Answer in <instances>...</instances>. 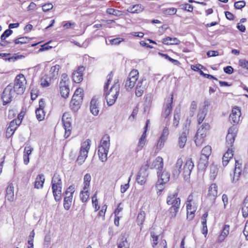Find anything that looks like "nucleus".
<instances>
[{
	"instance_id": "a878e982",
	"label": "nucleus",
	"mask_w": 248,
	"mask_h": 248,
	"mask_svg": "<svg viewBox=\"0 0 248 248\" xmlns=\"http://www.w3.org/2000/svg\"><path fill=\"white\" fill-rule=\"evenodd\" d=\"M62 122L64 128H71V119L68 113H63L62 117Z\"/></svg>"
},
{
	"instance_id": "9b49d317",
	"label": "nucleus",
	"mask_w": 248,
	"mask_h": 248,
	"mask_svg": "<svg viewBox=\"0 0 248 248\" xmlns=\"http://www.w3.org/2000/svg\"><path fill=\"white\" fill-rule=\"evenodd\" d=\"M173 102V94H171V97L167 98L165 100V104L164 105V108L162 113V116L166 118L170 114L172 110V104Z\"/></svg>"
},
{
	"instance_id": "f03ea898",
	"label": "nucleus",
	"mask_w": 248,
	"mask_h": 248,
	"mask_svg": "<svg viewBox=\"0 0 248 248\" xmlns=\"http://www.w3.org/2000/svg\"><path fill=\"white\" fill-rule=\"evenodd\" d=\"M110 146V138L108 135H104L98 147V156L102 162L106 161Z\"/></svg>"
},
{
	"instance_id": "338daca9",
	"label": "nucleus",
	"mask_w": 248,
	"mask_h": 248,
	"mask_svg": "<svg viewBox=\"0 0 248 248\" xmlns=\"http://www.w3.org/2000/svg\"><path fill=\"white\" fill-rule=\"evenodd\" d=\"M208 212L205 213L202 217L201 220H202V226H207L206 222H207V217H208Z\"/></svg>"
},
{
	"instance_id": "49530a36",
	"label": "nucleus",
	"mask_w": 248,
	"mask_h": 248,
	"mask_svg": "<svg viewBox=\"0 0 248 248\" xmlns=\"http://www.w3.org/2000/svg\"><path fill=\"white\" fill-rule=\"evenodd\" d=\"M118 248H129V244L126 238H122L118 243Z\"/></svg>"
},
{
	"instance_id": "20e7f679",
	"label": "nucleus",
	"mask_w": 248,
	"mask_h": 248,
	"mask_svg": "<svg viewBox=\"0 0 248 248\" xmlns=\"http://www.w3.org/2000/svg\"><path fill=\"white\" fill-rule=\"evenodd\" d=\"M26 83L27 81L24 75L21 74H19L15 79L13 90L16 94H22L25 90Z\"/></svg>"
},
{
	"instance_id": "dca6fc26",
	"label": "nucleus",
	"mask_w": 248,
	"mask_h": 248,
	"mask_svg": "<svg viewBox=\"0 0 248 248\" xmlns=\"http://www.w3.org/2000/svg\"><path fill=\"white\" fill-rule=\"evenodd\" d=\"M235 128L231 127L228 130V133L226 136V146L227 148H232L235 140Z\"/></svg>"
},
{
	"instance_id": "e433bc0d",
	"label": "nucleus",
	"mask_w": 248,
	"mask_h": 248,
	"mask_svg": "<svg viewBox=\"0 0 248 248\" xmlns=\"http://www.w3.org/2000/svg\"><path fill=\"white\" fill-rule=\"evenodd\" d=\"M52 80L51 78L48 75H46L43 77L41 79V85L43 87H46L50 85L51 80Z\"/></svg>"
},
{
	"instance_id": "69168bd1",
	"label": "nucleus",
	"mask_w": 248,
	"mask_h": 248,
	"mask_svg": "<svg viewBox=\"0 0 248 248\" xmlns=\"http://www.w3.org/2000/svg\"><path fill=\"white\" fill-rule=\"evenodd\" d=\"M239 64L243 68L248 69V61H246V60H240L239 61Z\"/></svg>"
},
{
	"instance_id": "79ce46f5",
	"label": "nucleus",
	"mask_w": 248,
	"mask_h": 248,
	"mask_svg": "<svg viewBox=\"0 0 248 248\" xmlns=\"http://www.w3.org/2000/svg\"><path fill=\"white\" fill-rule=\"evenodd\" d=\"M89 197V192L88 189L83 190L80 193V200L83 202H85L87 201Z\"/></svg>"
},
{
	"instance_id": "bb28decb",
	"label": "nucleus",
	"mask_w": 248,
	"mask_h": 248,
	"mask_svg": "<svg viewBox=\"0 0 248 248\" xmlns=\"http://www.w3.org/2000/svg\"><path fill=\"white\" fill-rule=\"evenodd\" d=\"M14 187L12 184L9 185L8 186L6 189V198L7 200L10 202H12L14 199Z\"/></svg>"
},
{
	"instance_id": "3c124183",
	"label": "nucleus",
	"mask_w": 248,
	"mask_h": 248,
	"mask_svg": "<svg viewBox=\"0 0 248 248\" xmlns=\"http://www.w3.org/2000/svg\"><path fill=\"white\" fill-rule=\"evenodd\" d=\"M106 13L109 15H114L117 16H119L122 15L121 11L113 8L107 9L106 10Z\"/></svg>"
},
{
	"instance_id": "6e6d98bb",
	"label": "nucleus",
	"mask_w": 248,
	"mask_h": 248,
	"mask_svg": "<svg viewBox=\"0 0 248 248\" xmlns=\"http://www.w3.org/2000/svg\"><path fill=\"white\" fill-rule=\"evenodd\" d=\"M177 9L175 8H168L164 9L163 13L166 15H173L176 14Z\"/></svg>"
},
{
	"instance_id": "c85d7f7f",
	"label": "nucleus",
	"mask_w": 248,
	"mask_h": 248,
	"mask_svg": "<svg viewBox=\"0 0 248 248\" xmlns=\"http://www.w3.org/2000/svg\"><path fill=\"white\" fill-rule=\"evenodd\" d=\"M241 174L242 170L236 169V170H234L233 174H231L232 183L233 184L236 183L239 180Z\"/></svg>"
},
{
	"instance_id": "393cba45",
	"label": "nucleus",
	"mask_w": 248,
	"mask_h": 248,
	"mask_svg": "<svg viewBox=\"0 0 248 248\" xmlns=\"http://www.w3.org/2000/svg\"><path fill=\"white\" fill-rule=\"evenodd\" d=\"M45 182L44 175L43 174H39L36 178L34 182V188L41 189L43 187Z\"/></svg>"
},
{
	"instance_id": "603ef678",
	"label": "nucleus",
	"mask_w": 248,
	"mask_h": 248,
	"mask_svg": "<svg viewBox=\"0 0 248 248\" xmlns=\"http://www.w3.org/2000/svg\"><path fill=\"white\" fill-rule=\"evenodd\" d=\"M82 102H78L76 101L73 100H71L70 102V106L71 107L72 109L76 112L77 111L78 108H80V104Z\"/></svg>"
},
{
	"instance_id": "c9c22d12",
	"label": "nucleus",
	"mask_w": 248,
	"mask_h": 248,
	"mask_svg": "<svg viewBox=\"0 0 248 248\" xmlns=\"http://www.w3.org/2000/svg\"><path fill=\"white\" fill-rule=\"evenodd\" d=\"M210 178L211 180H214L218 172V168L217 166L213 164L210 166Z\"/></svg>"
},
{
	"instance_id": "7c9ffc66",
	"label": "nucleus",
	"mask_w": 248,
	"mask_h": 248,
	"mask_svg": "<svg viewBox=\"0 0 248 248\" xmlns=\"http://www.w3.org/2000/svg\"><path fill=\"white\" fill-rule=\"evenodd\" d=\"M162 43L167 45H178L180 43V41L177 38L167 37L162 40Z\"/></svg>"
},
{
	"instance_id": "c756f323",
	"label": "nucleus",
	"mask_w": 248,
	"mask_h": 248,
	"mask_svg": "<svg viewBox=\"0 0 248 248\" xmlns=\"http://www.w3.org/2000/svg\"><path fill=\"white\" fill-rule=\"evenodd\" d=\"M209 125L208 124H204L202 125L200 128L198 129L196 134L198 136H202L205 137L206 135V132L209 128Z\"/></svg>"
},
{
	"instance_id": "a211bd4d",
	"label": "nucleus",
	"mask_w": 248,
	"mask_h": 248,
	"mask_svg": "<svg viewBox=\"0 0 248 248\" xmlns=\"http://www.w3.org/2000/svg\"><path fill=\"white\" fill-rule=\"evenodd\" d=\"M149 164V168L151 169L156 168L157 171H162L163 166V159L160 156H157L155 158V160L150 164L149 161H148Z\"/></svg>"
},
{
	"instance_id": "09e8293b",
	"label": "nucleus",
	"mask_w": 248,
	"mask_h": 248,
	"mask_svg": "<svg viewBox=\"0 0 248 248\" xmlns=\"http://www.w3.org/2000/svg\"><path fill=\"white\" fill-rule=\"evenodd\" d=\"M146 130H145L144 132H143V134L142 135L141 138L140 139L139 144L138 146V149L139 150L141 149V148L143 147V145L145 144V139L146 136Z\"/></svg>"
},
{
	"instance_id": "cd10ccee",
	"label": "nucleus",
	"mask_w": 248,
	"mask_h": 248,
	"mask_svg": "<svg viewBox=\"0 0 248 248\" xmlns=\"http://www.w3.org/2000/svg\"><path fill=\"white\" fill-rule=\"evenodd\" d=\"M16 128V122L12 121L9 124V126L7 129L6 136L8 137H10L13 135Z\"/></svg>"
},
{
	"instance_id": "bf43d9fd",
	"label": "nucleus",
	"mask_w": 248,
	"mask_h": 248,
	"mask_svg": "<svg viewBox=\"0 0 248 248\" xmlns=\"http://www.w3.org/2000/svg\"><path fill=\"white\" fill-rule=\"evenodd\" d=\"M245 5V2L243 0H242L235 2L234 4V6L237 9H241L243 8Z\"/></svg>"
},
{
	"instance_id": "72a5a7b5",
	"label": "nucleus",
	"mask_w": 248,
	"mask_h": 248,
	"mask_svg": "<svg viewBox=\"0 0 248 248\" xmlns=\"http://www.w3.org/2000/svg\"><path fill=\"white\" fill-rule=\"evenodd\" d=\"M230 226L228 225H225L223 230L219 236V241L222 242L224 240V238L228 235L229 233Z\"/></svg>"
},
{
	"instance_id": "0e129e2a",
	"label": "nucleus",
	"mask_w": 248,
	"mask_h": 248,
	"mask_svg": "<svg viewBox=\"0 0 248 248\" xmlns=\"http://www.w3.org/2000/svg\"><path fill=\"white\" fill-rule=\"evenodd\" d=\"M113 77V74L112 72H110L107 76L108 79L107 82L106 83V84L104 85V91H106L107 89H108V85L109 84V82H110L111 80L112 79Z\"/></svg>"
},
{
	"instance_id": "1a4fd4ad",
	"label": "nucleus",
	"mask_w": 248,
	"mask_h": 248,
	"mask_svg": "<svg viewBox=\"0 0 248 248\" xmlns=\"http://www.w3.org/2000/svg\"><path fill=\"white\" fill-rule=\"evenodd\" d=\"M149 166V164L148 161H146L145 166H142L138 172L136 180L137 183L140 185H144L146 182L149 175V173L147 172Z\"/></svg>"
},
{
	"instance_id": "2eb2a0df",
	"label": "nucleus",
	"mask_w": 248,
	"mask_h": 248,
	"mask_svg": "<svg viewBox=\"0 0 248 248\" xmlns=\"http://www.w3.org/2000/svg\"><path fill=\"white\" fill-rule=\"evenodd\" d=\"M209 106V103L207 101H205L204 102V105L199 110V111L198 114L197 118L199 124H201L204 120L205 117L207 114L208 111V107Z\"/></svg>"
},
{
	"instance_id": "5701e85b",
	"label": "nucleus",
	"mask_w": 248,
	"mask_h": 248,
	"mask_svg": "<svg viewBox=\"0 0 248 248\" xmlns=\"http://www.w3.org/2000/svg\"><path fill=\"white\" fill-rule=\"evenodd\" d=\"M61 67L58 64H56L51 67L49 74L47 75L52 80L56 79L58 77L59 72Z\"/></svg>"
},
{
	"instance_id": "8fccbe9b",
	"label": "nucleus",
	"mask_w": 248,
	"mask_h": 248,
	"mask_svg": "<svg viewBox=\"0 0 248 248\" xmlns=\"http://www.w3.org/2000/svg\"><path fill=\"white\" fill-rule=\"evenodd\" d=\"M14 42L15 44H24L29 42V38L27 37H21L15 39Z\"/></svg>"
},
{
	"instance_id": "de8ad7c7",
	"label": "nucleus",
	"mask_w": 248,
	"mask_h": 248,
	"mask_svg": "<svg viewBox=\"0 0 248 248\" xmlns=\"http://www.w3.org/2000/svg\"><path fill=\"white\" fill-rule=\"evenodd\" d=\"M145 217V213L144 211H140L137 217V222L138 225H141L143 224Z\"/></svg>"
},
{
	"instance_id": "f257e3e1",
	"label": "nucleus",
	"mask_w": 248,
	"mask_h": 248,
	"mask_svg": "<svg viewBox=\"0 0 248 248\" xmlns=\"http://www.w3.org/2000/svg\"><path fill=\"white\" fill-rule=\"evenodd\" d=\"M183 164L182 159L178 158L172 172V177L174 179H177L181 173L183 175L184 179H187L190 176L194 167V163L191 159H187L183 166Z\"/></svg>"
},
{
	"instance_id": "ea45409f",
	"label": "nucleus",
	"mask_w": 248,
	"mask_h": 248,
	"mask_svg": "<svg viewBox=\"0 0 248 248\" xmlns=\"http://www.w3.org/2000/svg\"><path fill=\"white\" fill-rule=\"evenodd\" d=\"M243 216L246 217L248 216V196L245 198L244 202V206L242 209Z\"/></svg>"
},
{
	"instance_id": "4be33fe9",
	"label": "nucleus",
	"mask_w": 248,
	"mask_h": 248,
	"mask_svg": "<svg viewBox=\"0 0 248 248\" xmlns=\"http://www.w3.org/2000/svg\"><path fill=\"white\" fill-rule=\"evenodd\" d=\"M208 158L205 156H200L198 164V168L199 170H204L208 164Z\"/></svg>"
},
{
	"instance_id": "5fc2aeb1",
	"label": "nucleus",
	"mask_w": 248,
	"mask_h": 248,
	"mask_svg": "<svg viewBox=\"0 0 248 248\" xmlns=\"http://www.w3.org/2000/svg\"><path fill=\"white\" fill-rule=\"evenodd\" d=\"M35 114L36 118L39 121H41L44 120L45 117L44 110L36 109Z\"/></svg>"
},
{
	"instance_id": "a18cd8bd",
	"label": "nucleus",
	"mask_w": 248,
	"mask_h": 248,
	"mask_svg": "<svg viewBox=\"0 0 248 248\" xmlns=\"http://www.w3.org/2000/svg\"><path fill=\"white\" fill-rule=\"evenodd\" d=\"M211 147L210 146H205L202 150L201 156H205L209 158V156L211 154Z\"/></svg>"
},
{
	"instance_id": "680f3d73",
	"label": "nucleus",
	"mask_w": 248,
	"mask_h": 248,
	"mask_svg": "<svg viewBox=\"0 0 248 248\" xmlns=\"http://www.w3.org/2000/svg\"><path fill=\"white\" fill-rule=\"evenodd\" d=\"M181 8L184 9L188 12H192L193 9V7L192 5L188 3L182 4L180 6Z\"/></svg>"
},
{
	"instance_id": "473e14b6",
	"label": "nucleus",
	"mask_w": 248,
	"mask_h": 248,
	"mask_svg": "<svg viewBox=\"0 0 248 248\" xmlns=\"http://www.w3.org/2000/svg\"><path fill=\"white\" fill-rule=\"evenodd\" d=\"M73 196V195H71V194H70V195L66 196L64 199L63 206L64 209L66 210H68L71 207Z\"/></svg>"
},
{
	"instance_id": "412c9836",
	"label": "nucleus",
	"mask_w": 248,
	"mask_h": 248,
	"mask_svg": "<svg viewBox=\"0 0 248 248\" xmlns=\"http://www.w3.org/2000/svg\"><path fill=\"white\" fill-rule=\"evenodd\" d=\"M144 9V7L140 4H134L128 7L126 11L131 14H139Z\"/></svg>"
},
{
	"instance_id": "f3484780",
	"label": "nucleus",
	"mask_w": 248,
	"mask_h": 248,
	"mask_svg": "<svg viewBox=\"0 0 248 248\" xmlns=\"http://www.w3.org/2000/svg\"><path fill=\"white\" fill-rule=\"evenodd\" d=\"M178 192L174 191L172 194L168 195L167 199V203L168 205L180 206V199L177 197Z\"/></svg>"
},
{
	"instance_id": "7ed1b4c3",
	"label": "nucleus",
	"mask_w": 248,
	"mask_h": 248,
	"mask_svg": "<svg viewBox=\"0 0 248 248\" xmlns=\"http://www.w3.org/2000/svg\"><path fill=\"white\" fill-rule=\"evenodd\" d=\"M120 91V84L118 80H115L109 91L106 93L105 98L107 104L111 106L115 102Z\"/></svg>"
},
{
	"instance_id": "37998d69",
	"label": "nucleus",
	"mask_w": 248,
	"mask_h": 248,
	"mask_svg": "<svg viewBox=\"0 0 248 248\" xmlns=\"http://www.w3.org/2000/svg\"><path fill=\"white\" fill-rule=\"evenodd\" d=\"M69 79L66 74H62L61 76V80L60 82V86H67L69 84Z\"/></svg>"
},
{
	"instance_id": "f704fd0d",
	"label": "nucleus",
	"mask_w": 248,
	"mask_h": 248,
	"mask_svg": "<svg viewBox=\"0 0 248 248\" xmlns=\"http://www.w3.org/2000/svg\"><path fill=\"white\" fill-rule=\"evenodd\" d=\"M60 93L62 96L64 98L68 97L69 94V85L60 86Z\"/></svg>"
},
{
	"instance_id": "b1692460",
	"label": "nucleus",
	"mask_w": 248,
	"mask_h": 248,
	"mask_svg": "<svg viewBox=\"0 0 248 248\" xmlns=\"http://www.w3.org/2000/svg\"><path fill=\"white\" fill-rule=\"evenodd\" d=\"M97 99L93 97L90 103V111L93 115H97L99 113Z\"/></svg>"
},
{
	"instance_id": "2f4dec72",
	"label": "nucleus",
	"mask_w": 248,
	"mask_h": 248,
	"mask_svg": "<svg viewBox=\"0 0 248 248\" xmlns=\"http://www.w3.org/2000/svg\"><path fill=\"white\" fill-rule=\"evenodd\" d=\"M142 82L143 80H140L137 83L136 88L135 94L138 97L141 96L143 94L144 87L142 86Z\"/></svg>"
},
{
	"instance_id": "c03bdc74",
	"label": "nucleus",
	"mask_w": 248,
	"mask_h": 248,
	"mask_svg": "<svg viewBox=\"0 0 248 248\" xmlns=\"http://www.w3.org/2000/svg\"><path fill=\"white\" fill-rule=\"evenodd\" d=\"M180 120V110H175L174 113L173 125L175 127H177L179 123Z\"/></svg>"
},
{
	"instance_id": "4d7b16f0",
	"label": "nucleus",
	"mask_w": 248,
	"mask_h": 248,
	"mask_svg": "<svg viewBox=\"0 0 248 248\" xmlns=\"http://www.w3.org/2000/svg\"><path fill=\"white\" fill-rule=\"evenodd\" d=\"M204 137H202V136H197V135L196 134L195 136V144L197 146H200L202 145V144L203 143V142L204 141Z\"/></svg>"
},
{
	"instance_id": "6ab92c4d",
	"label": "nucleus",
	"mask_w": 248,
	"mask_h": 248,
	"mask_svg": "<svg viewBox=\"0 0 248 248\" xmlns=\"http://www.w3.org/2000/svg\"><path fill=\"white\" fill-rule=\"evenodd\" d=\"M85 68L83 66H79L72 74L73 80L76 83H79L83 79V72Z\"/></svg>"
},
{
	"instance_id": "774afa93",
	"label": "nucleus",
	"mask_w": 248,
	"mask_h": 248,
	"mask_svg": "<svg viewBox=\"0 0 248 248\" xmlns=\"http://www.w3.org/2000/svg\"><path fill=\"white\" fill-rule=\"evenodd\" d=\"M223 155H225L226 157H229V158L231 159L233 155L232 149L228 148L227 151Z\"/></svg>"
},
{
	"instance_id": "13d9d810",
	"label": "nucleus",
	"mask_w": 248,
	"mask_h": 248,
	"mask_svg": "<svg viewBox=\"0 0 248 248\" xmlns=\"http://www.w3.org/2000/svg\"><path fill=\"white\" fill-rule=\"evenodd\" d=\"M13 32V31L10 30L9 29L5 30L1 35V40H5L6 38L11 35L12 34Z\"/></svg>"
},
{
	"instance_id": "423d86ee",
	"label": "nucleus",
	"mask_w": 248,
	"mask_h": 248,
	"mask_svg": "<svg viewBox=\"0 0 248 248\" xmlns=\"http://www.w3.org/2000/svg\"><path fill=\"white\" fill-rule=\"evenodd\" d=\"M16 93L13 90V85L9 84L4 90L1 95L3 105L11 102L13 98L16 96Z\"/></svg>"
},
{
	"instance_id": "864d4df0",
	"label": "nucleus",
	"mask_w": 248,
	"mask_h": 248,
	"mask_svg": "<svg viewBox=\"0 0 248 248\" xmlns=\"http://www.w3.org/2000/svg\"><path fill=\"white\" fill-rule=\"evenodd\" d=\"M97 193L96 192L92 197L93 206L95 208V211H98L100 208V206L98 204V200L97 199Z\"/></svg>"
},
{
	"instance_id": "4c0bfd02",
	"label": "nucleus",
	"mask_w": 248,
	"mask_h": 248,
	"mask_svg": "<svg viewBox=\"0 0 248 248\" xmlns=\"http://www.w3.org/2000/svg\"><path fill=\"white\" fill-rule=\"evenodd\" d=\"M180 206L172 205L169 209L170 216L171 218H174L176 217L177 213L179 211Z\"/></svg>"
},
{
	"instance_id": "052dcab7",
	"label": "nucleus",
	"mask_w": 248,
	"mask_h": 248,
	"mask_svg": "<svg viewBox=\"0 0 248 248\" xmlns=\"http://www.w3.org/2000/svg\"><path fill=\"white\" fill-rule=\"evenodd\" d=\"M151 235L152 237V247L155 248L158 243V235H155L154 232H151Z\"/></svg>"
},
{
	"instance_id": "0eeeda50",
	"label": "nucleus",
	"mask_w": 248,
	"mask_h": 248,
	"mask_svg": "<svg viewBox=\"0 0 248 248\" xmlns=\"http://www.w3.org/2000/svg\"><path fill=\"white\" fill-rule=\"evenodd\" d=\"M157 171V174L158 176V181L156 185L157 189L161 191L163 189V185L169 181L170 178V174L166 170Z\"/></svg>"
},
{
	"instance_id": "39448f33",
	"label": "nucleus",
	"mask_w": 248,
	"mask_h": 248,
	"mask_svg": "<svg viewBox=\"0 0 248 248\" xmlns=\"http://www.w3.org/2000/svg\"><path fill=\"white\" fill-rule=\"evenodd\" d=\"M91 142L90 140L87 139L81 144L79 155L77 159V162L79 165L82 164L86 159L90 148Z\"/></svg>"
},
{
	"instance_id": "f8f14e48",
	"label": "nucleus",
	"mask_w": 248,
	"mask_h": 248,
	"mask_svg": "<svg viewBox=\"0 0 248 248\" xmlns=\"http://www.w3.org/2000/svg\"><path fill=\"white\" fill-rule=\"evenodd\" d=\"M217 194V186L216 184H212L209 188L207 196V200L210 201L211 204L215 202Z\"/></svg>"
},
{
	"instance_id": "e2e57ef3",
	"label": "nucleus",
	"mask_w": 248,
	"mask_h": 248,
	"mask_svg": "<svg viewBox=\"0 0 248 248\" xmlns=\"http://www.w3.org/2000/svg\"><path fill=\"white\" fill-rule=\"evenodd\" d=\"M53 8V5L51 3H47L44 4L42 6V10L44 12H47Z\"/></svg>"
},
{
	"instance_id": "a19ab883",
	"label": "nucleus",
	"mask_w": 248,
	"mask_h": 248,
	"mask_svg": "<svg viewBox=\"0 0 248 248\" xmlns=\"http://www.w3.org/2000/svg\"><path fill=\"white\" fill-rule=\"evenodd\" d=\"M124 41L123 38H116L114 39H111L108 40H106V43L107 45H118L120 44L121 42Z\"/></svg>"
},
{
	"instance_id": "ddd939ff",
	"label": "nucleus",
	"mask_w": 248,
	"mask_h": 248,
	"mask_svg": "<svg viewBox=\"0 0 248 248\" xmlns=\"http://www.w3.org/2000/svg\"><path fill=\"white\" fill-rule=\"evenodd\" d=\"M169 135V130L167 126L164 127L161 135L158 140L156 145V148L158 149H161L164 145L165 142L167 141Z\"/></svg>"
},
{
	"instance_id": "58836bf2",
	"label": "nucleus",
	"mask_w": 248,
	"mask_h": 248,
	"mask_svg": "<svg viewBox=\"0 0 248 248\" xmlns=\"http://www.w3.org/2000/svg\"><path fill=\"white\" fill-rule=\"evenodd\" d=\"M91 180V175L89 173L86 174L84 176V190L88 189Z\"/></svg>"
},
{
	"instance_id": "6e6552de",
	"label": "nucleus",
	"mask_w": 248,
	"mask_h": 248,
	"mask_svg": "<svg viewBox=\"0 0 248 248\" xmlns=\"http://www.w3.org/2000/svg\"><path fill=\"white\" fill-rule=\"evenodd\" d=\"M138 78V71L135 69L132 70L125 81V88L127 91L131 90L134 87Z\"/></svg>"
},
{
	"instance_id": "9d476101",
	"label": "nucleus",
	"mask_w": 248,
	"mask_h": 248,
	"mask_svg": "<svg viewBox=\"0 0 248 248\" xmlns=\"http://www.w3.org/2000/svg\"><path fill=\"white\" fill-rule=\"evenodd\" d=\"M52 193L59 192L62 193V182L61 176L57 173H55L51 180Z\"/></svg>"
},
{
	"instance_id": "4468645a",
	"label": "nucleus",
	"mask_w": 248,
	"mask_h": 248,
	"mask_svg": "<svg viewBox=\"0 0 248 248\" xmlns=\"http://www.w3.org/2000/svg\"><path fill=\"white\" fill-rule=\"evenodd\" d=\"M241 111L237 107H234L230 115V121L233 124H238L241 116Z\"/></svg>"
},
{
	"instance_id": "aec40b11",
	"label": "nucleus",
	"mask_w": 248,
	"mask_h": 248,
	"mask_svg": "<svg viewBox=\"0 0 248 248\" xmlns=\"http://www.w3.org/2000/svg\"><path fill=\"white\" fill-rule=\"evenodd\" d=\"M188 133V130L185 129L180 134L178 140V145L180 148H183L185 147L187 141Z\"/></svg>"
}]
</instances>
